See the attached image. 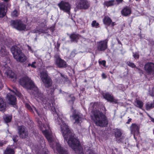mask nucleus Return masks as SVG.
Instances as JSON below:
<instances>
[{
	"label": "nucleus",
	"mask_w": 154,
	"mask_h": 154,
	"mask_svg": "<svg viewBox=\"0 0 154 154\" xmlns=\"http://www.w3.org/2000/svg\"><path fill=\"white\" fill-rule=\"evenodd\" d=\"M20 84L24 88L33 91L34 92L32 94H33L35 97L40 100L45 105L46 109H51L55 117V122L60 125L64 140L69 146L76 152L80 151L81 147L79 142L74 137V134L70 131L67 125L62 120L59 110L54 106L55 103H50L51 101L50 100H47V98L45 97L43 94L38 91L37 87L31 79H20Z\"/></svg>",
	"instance_id": "nucleus-1"
},
{
	"label": "nucleus",
	"mask_w": 154,
	"mask_h": 154,
	"mask_svg": "<svg viewBox=\"0 0 154 154\" xmlns=\"http://www.w3.org/2000/svg\"><path fill=\"white\" fill-rule=\"evenodd\" d=\"M37 122L43 134L49 142L50 147L54 151H55V150H56L60 154H69L67 151L63 149L61 147L60 144L57 143L55 140H54L49 124L47 123L46 125H42L41 122L38 120Z\"/></svg>",
	"instance_id": "nucleus-2"
},
{
	"label": "nucleus",
	"mask_w": 154,
	"mask_h": 154,
	"mask_svg": "<svg viewBox=\"0 0 154 154\" xmlns=\"http://www.w3.org/2000/svg\"><path fill=\"white\" fill-rule=\"evenodd\" d=\"M91 120L98 126L103 127L108 123L106 115L99 110H94L91 116Z\"/></svg>",
	"instance_id": "nucleus-3"
},
{
	"label": "nucleus",
	"mask_w": 154,
	"mask_h": 154,
	"mask_svg": "<svg viewBox=\"0 0 154 154\" xmlns=\"http://www.w3.org/2000/svg\"><path fill=\"white\" fill-rule=\"evenodd\" d=\"M11 51L13 54V57L17 62L23 63L26 61L27 58L22 52L20 49L16 46H12Z\"/></svg>",
	"instance_id": "nucleus-4"
},
{
	"label": "nucleus",
	"mask_w": 154,
	"mask_h": 154,
	"mask_svg": "<svg viewBox=\"0 0 154 154\" xmlns=\"http://www.w3.org/2000/svg\"><path fill=\"white\" fill-rule=\"evenodd\" d=\"M40 77L45 87L49 88L51 86L52 81L48 76L46 71H43L40 73Z\"/></svg>",
	"instance_id": "nucleus-5"
},
{
	"label": "nucleus",
	"mask_w": 154,
	"mask_h": 154,
	"mask_svg": "<svg viewBox=\"0 0 154 154\" xmlns=\"http://www.w3.org/2000/svg\"><path fill=\"white\" fill-rule=\"evenodd\" d=\"M12 26L18 30L22 31L26 29V25L20 20L12 21Z\"/></svg>",
	"instance_id": "nucleus-6"
},
{
	"label": "nucleus",
	"mask_w": 154,
	"mask_h": 154,
	"mask_svg": "<svg viewBox=\"0 0 154 154\" xmlns=\"http://www.w3.org/2000/svg\"><path fill=\"white\" fill-rule=\"evenodd\" d=\"M60 9L69 14L71 6L68 2L62 1L58 4Z\"/></svg>",
	"instance_id": "nucleus-7"
},
{
	"label": "nucleus",
	"mask_w": 154,
	"mask_h": 154,
	"mask_svg": "<svg viewBox=\"0 0 154 154\" xmlns=\"http://www.w3.org/2000/svg\"><path fill=\"white\" fill-rule=\"evenodd\" d=\"M76 7L79 9H86L89 7L88 2L86 0H79L76 2Z\"/></svg>",
	"instance_id": "nucleus-8"
},
{
	"label": "nucleus",
	"mask_w": 154,
	"mask_h": 154,
	"mask_svg": "<svg viewBox=\"0 0 154 154\" xmlns=\"http://www.w3.org/2000/svg\"><path fill=\"white\" fill-rule=\"evenodd\" d=\"M18 133L20 137L25 138L28 137V132L27 129L23 126H18Z\"/></svg>",
	"instance_id": "nucleus-9"
},
{
	"label": "nucleus",
	"mask_w": 154,
	"mask_h": 154,
	"mask_svg": "<svg viewBox=\"0 0 154 154\" xmlns=\"http://www.w3.org/2000/svg\"><path fill=\"white\" fill-rule=\"evenodd\" d=\"M108 40L106 39L97 42V48L98 51H104L107 47Z\"/></svg>",
	"instance_id": "nucleus-10"
},
{
	"label": "nucleus",
	"mask_w": 154,
	"mask_h": 154,
	"mask_svg": "<svg viewBox=\"0 0 154 154\" xmlns=\"http://www.w3.org/2000/svg\"><path fill=\"white\" fill-rule=\"evenodd\" d=\"M56 64L59 68H65L67 66V64L66 61L62 59L58 55L54 56Z\"/></svg>",
	"instance_id": "nucleus-11"
},
{
	"label": "nucleus",
	"mask_w": 154,
	"mask_h": 154,
	"mask_svg": "<svg viewBox=\"0 0 154 154\" xmlns=\"http://www.w3.org/2000/svg\"><path fill=\"white\" fill-rule=\"evenodd\" d=\"M145 70L149 74L154 75V63H148L145 64Z\"/></svg>",
	"instance_id": "nucleus-12"
},
{
	"label": "nucleus",
	"mask_w": 154,
	"mask_h": 154,
	"mask_svg": "<svg viewBox=\"0 0 154 154\" xmlns=\"http://www.w3.org/2000/svg\"><path fill=\"white\" fill-rule=\"evenodd\" d=\"M73 120L75 121L74 123L78 124L80 121H82L83 119L82 116L80 113H74L72 116Z\"/></svg>",
	"instance_id": "nucleus-13"
},
{
	"label": "nucleus",
	"mask_w": 154,
	"mask_h": 154,
	"mask_svg": "<svg viewBox=\"0 0 154 154\" xmlns=\"http://www.w3.org/2000/svg\"><path fill=\"white\" fill-rule=\"evenodd\" d=\"M5 74L8 78L14 79L13 81H15L17 79L16 75L14 73L12 72L10 68H6Z\"/></svg>",
	"instance_id": "nucleus-14"
},
{
	"label": "nucleus",
	"mask_w": 154,
	"mask_h": 154,
	"mask_svg": "<svg viewBox=\"0 0 154 154\" xmlns=\"http://www.w3.org/2000/svg\"><path fill=\"white\" fill-rule=\"evenodd\" d=\"M7 11V8L4 3H0V17L5 16Z\"/></svg>",
	"instance_id": "nucleus-15"
},
{
	"label": "nucleus",
	"mask_w": 154,
	"mask_h": 154,
	"mask_svg": "<svg viewBox=\"0 0 154 154\" xmlns=\"http://www.w3.org/2000/svg\"><path fill=\"white\" fill-rule=\"evenodd\" d=\"M114 133L116 140L118 142H120L122 140L121 136L122 134L121 130L118 128L114 129Z\"/></svg>",
	"instance_id": "nucleus-16"
},
{
	"label": "nucleus",
	"mask_w": 154,
	"mask_h": 154,
	"mask_svg": "<svg viewBox=\"0 0 154 154\" xmlns=\"http://www.w3.org/2000/svg\"><path fill=\"white\" fill-rule=\"evenodd\" d=\"M103 21L104 23L108 26H113L115 24V23L112 22L111 19L107 16H105Z\"/></svg>",
	"instance_id": "nucleus-17"
},
{
	"label": "nucleus",
	"mask_w": 154,
	"mask_h": 154,
	"mask_svg": "<svg viewBox=\"0 0 154 154\" xmlns=\"http://www.w3.org/2000/svg\"><path fill=\"white\" fill-rule=\"evenodd\" d=\"M7 98L9 101V103L12 105L15 104L16 100L15 97L10 94H8L7 95Z\"/></svg>",
	"instance_id": "nucleus-18"
},
{
	"label": "nucleus",
	"mask_w": 154,
	"mask_h": 154,
	"mask_svg": "<svg viewBox=\"0 0 154 154\" xmlns=\"http://www.w3.org/2000/svg\"><path fill=\"white\" fill-rule=\"evenodd\" d=\"M131 132L134 135L137 134L139 132V127L137 125L135 124H133L130 127Z\"/></svg>",
	"instance_id": "nucleus-19"
},
{
	"label": "nucleus",
	"mask_w": 154,
	"mask_h": 154,
	"mask_svg": "<svg viewBox=\"0 0 154 154\" xmlns=\"http://www.w3.org/2000/svg\"><path fill=\"white\" fill-rule=\"evenodd\" d=\"M103 97L108 101L111 102H116V101L113 96L110 94L109 93H103Z\"/></svg>",
	"instance_id": "nucleus-20"
},
{
	"label": "nucleus",
	"mask_w": 154,
	"mask_h": 154,
	"mask_svg": "<svg viewBox=\"0 0 154 154\" xmlns=\"http://www.w3.org/2000/svg\"><path fill=\"white\" fill-rule=\"evenodd\" d=\"M80 36L79 34L74 33L69 35L71 41L75 42H77L78 40L79 39Z\"/></svg>",
	"instance_id": "nucleus-21"
},
{
	"label": "nucleus",
	"mask_w": 154,
	"mask_h": 154,
	"mask_svg": "<svg viewBox=\"0 0 154 154\" xmlns=\"http://www.w3.org/2000/svg\"><path fill=\"white\" fill-rule=\"evenodd\" d=\"M131 10L129 8L126 7L122 10L121 13L123 16H128L131 14Z\"/></svg>",
	"instance_id": "nucleus-22"
},
{
	"label": "nucleus",
	"mask_w": 154,
	"mask_h": 154,
	"mask_svg": "<svg viewBox=\"0 0 154 154\" xmlns=\"http://www.w3.org/2000/svg\"><path fill=\"white\" fill-rule=\"evenodd\" d=\"M6 104L3 99L0 97V111L4 112L6 110Z\"/></svg>",
	"instance_id": "nucleus-23"
},
{
	"label": "nucleus",
	"mask_w": 154,
	"mask_h": 154,
	"mask_svg": "<svg viewBox=\"0 0 154 154\" xmlns=\"http://www.w3.org/2000/svg\"><path fill=\"white\" fill-rule=\"evenodd\" d=\"M8 54V52L4 47H2L0 51V55L2 57H5Z\"/></svg>",
	"instance_id": "nucleus-24"
},
{
	"label": "nucleus",
	"mask_w": 154,
	"mask_h": 154,
	"mask_svg": "<svg viewBox=\"0 0 154 154\" xmlns=\"http://www.w3.org/2000/svg\"><path fill=\"white\" fill-rule=\"evenodd\" d=\"M50 88L49 89H47V93L49 94H51L52 95L53 94L54 92V90L56 88V86L54 85H52L50 87Z\"/></svg>",
	"instance_id": "nucleus-25"
},
{
	"label": "nucleus",
	"mask_w": 154,
	"mask_h": 154,
	"mask_svg": "<svg viewBox=\"0 0 154 154\" xmlns=\"http://www.w3.org/2000/svg\"><path fill=\"white\" fill-rule=\"evenodd\" d=\"M143 105V103L141 100L136 99L135 101V106L140 108H141Z\"/></svg>",
	"instance_id": "nucleus-26"
},
{
	"label": "nucleus",
	"mask_w": 154,
	"mask_h": 154,
	"mask_svg": "<svg viewBox=\"0 0 154 154\" xmlns=\"http://www.w3.org/2000/svg\"><path fill=\"white\" fill-rule=\"evenodd\" d=\"M115 3V1L114 0H111L105 2L104 4L107 7H108L113 5Z\"/></svg>",
	"instance_id": "nucleus-27"
},
{
	"label": "nucleus",
	"mask_w": 154,
	"mask_h": 154,
	"mask_svg": "<svg viewBox=\"0 0 154 154\" xmlns=\"http://www.w3.org/2000/svg\"><path fill=\"white\" fill-rule=\"evenodd\" d=\"M154 107V102L151 103L148 102L146 104V109L149 110Z\"/></svg>",
	"instance_id": "nucleus-28"
},
{
	"label": "nucleus",
	"mask_w": 154,
	"mask_h": 154,
	"mask_svg": "<svg viewBox=\"0 0 154 154\" xmlns=\"http://www.w3.org/2000/svg\"><path fill=\"white\" fill-rule=\"evenodd\" d=\"M20 11L19 9H15L11 13V15L13 17H16L19 14Z\"/></svg>",
	"instance_id": "nucleus-29"
},
{
	"label": "nucleus",
	"mask_w": 154,
	"mask_h": 154,
	"mask_svg": "<svg viewBox=\"0 0 154 154\" xmlns=\"http://www.w3.org/2000/svg\"><path fill=\"white\" fill-rule=\"evenodd\" d=\"M14 152L13 149L9 148H7L4 152L5 154H14Z\"/></svg>",
	"instance_id": "nucleus-30"
},
{
	"label": "nucleus",
	"mask_w": 154,
	"mask_h": 154,
	"mask_svg": "<svg viewBox=\"0 0 154 154\" xmlns=\"http://www.w3.org/2000/svg\"><path fill=\"white\" fill-rule=\"evenodd\" d=\"M6 123L10 122L11 119V116L8 115H5L3 117Z\"/></svg>",
	"instance_id": "nucleus-31"
},
{
	"label": "nucleus",
	"mask_w": 154,
	"mask_h": 154,
	"mask_svg": "<svg viewBox=\"0 0 154 154\" xmlns=\"http://www.w3.org/2000/svg\"><path fill=\"white\" fill-rule=\"evenodd\" d=\"M69 103H70L71 105H72L75 99V97L72 95H70L69 96Z\"/></svg>",
	"instance_id": "nucleus-32"
},
{
	"label": "nucleus",
	"mask_w": 154,
	"mask_h": 154,
	"mask_svg": "<svg viewBox=\"0 0 154 154\" xmlns=\"http://www.w3.org/2000/svg\"><path fill=\"white\" fill-rule=\"evenodd\" d=\"M91 26L93 27L97 28L99 27V24L96 20L93 21L91 23Z\"/></svg>",
	"instance_id": "nucleus-33"
},
{
	"label": "nucleus",
	"mask_w": 154,
	"mask_h": 154,
	"mask_svg": "<svg viewBox=\"0 0 154 154\" xmlns=\"http://www.w3.org/2000/svg\"><path fill=\"white\" fill-rule=\"evenodd\" d=\"M36 63V62H33L32 63V64H31L30 63H28L27 66L29 67L30 66L34 68H35L36 67L35 65Z\"/></svg>",
	"instance_id": "nucleus-34"
},
{
	"label": "nucleus",
	"mask_w": 154,
	"mask_h": 154,
	"mask_svg": "<svg viewBox=\"0 0 154 154\" xmlns=\"http://www.w3.org/2000/svg\"><path fill=\"white\" fill-rule=\"evenodd\" d=\"M127 64L128 65V66L132 68H134L136 66L133 63L129 61L127 62Z\"/></svg>",
	"instance_id": "nucleus-35"
},
{
	"label": "nucleus",
	"mask_w": 154,
	"mask_h": 154,
	"mask_svg": "<svg viewBox=\"0 0 154 154\" xmlns=\"http://www.w3.org/2000/svg\"><path fill=\"white\" fill-rule=\"evenodd\" d=\"M18 137L17 135H15L13 136L12 139L14 141L16 142L18 140Z\"/></svg>",
	"instance_id": "nucleus-36"
},
{
	"label": "nucleus",
	"mask_w": 154,
	"mask_h": 154,
	"mask_svg": "<svg viewBox=\"0 0 154 154\" xmlns=\"http://www.w3.org/2000/svg\"><path fill=\"white\" fill-rule=\"evenodd\" d=\"M133 56L136 59H138L139 57V55L138 53H133Z\"/></svg>",
	"instance_id": "nucleus-37"
},
{
	"label": "nucleus",
	"mask_w": 154,
	"mask_h": 154,
	"mask_svg": "<svg viewBox=\"0 0 154 154\" xmlns=\"http://www.w3.org/2000/svg\"><path fill=\"white\" fill-rule=\"evenodd\" d=\"M34 110H35V111H36L37 113L38 114V115L39 116L41 117V116L43 114V113L42 112L41 113H40L35 107L34 108Z\"/></svg>",
	"instance_id": "nucleus-38"
},
{
	"label": "nucleus",
	"mask_w": 154,
	"mask_h": 154,
	"mask_svg": "<svg viewBox=\"0 0 154 154\" xmlns=\"http://www.w3.org/2000/svg\"><path fill=\"white\" fill-rule=\"evenodd\" d=\"M76 53H75V52L74 51H72L70 55V58H73L74 57Z\"/></svg>",
	"instance_id": "nucleus-39"
},
{
	"label": "nucleus",
	"mask_w": 154,
	"mask_h": 154,
	"mask_svg": "<svg viewBox=\"0 0 154 154\" xmlns=\"http://www.w3.org/2000/svg\"><path fill=\"white\" fill-rule=\"evenodd\" d=\"M149 94L152 97H154V88H152V90L149 91Z\"/></svg>",
	"instance_id": "nucleus-40"
},
{
	"label": "nucleus",
	"mask_w": 154,
	"mask_h": 154,
	"mask_svg": "<svg viewBox=\"0 0 154 154\" xmlns=\"http://www.w3.org/2000/svg\"><path fill=\"white\" fill-rule=\"evenodd\" d=\"M99 63L102 64L103 66H105L106 65V61L105 60H102V61H99Z\"/></svg>",
	"instance_id": "nucleus-41"
},
{
	"label": "nucleus",
	"mask_w": 154,
	"mask_h": 154,
	"mask_svg": "<svg viewBox=\"0 0 154 154\" xmlns=\"http://www.w3.org/2000/svg\"><path fill=\"white\" fill-rule=\"evenodd\" d=\"M40 31H39V30H36V29H34L33 30V32L34 33H38L39 34H40Z\"/></svg>",
	"instance_id": "nucleus-42"
},
{
	"label": "nucleus",
	"mask_w": 154,
	"mask_h": 154,
	"mask_svg": "<svg viewBox=\"0 0 154 154\" xmlns=\"http://www.w3.org/2000/svg\"><path fill=\"white\" fill-rule=\"evenodd\" d=\"M3 87V85L2 84V81L0 79V90L2 89Z\"/></svg>",
	"instance_id": "nucleus-43"
},
{
	"label": "nucleus",
	"mask_w": 154,
	"mask_h": 154,
	"mask_svg": "<svg viewBox=\"0 0 154 154\" xmlns=\"http://www.w3.org/2000/svg\"><path fill=\"white\" fill-rule=\"evenodd\" d=\"M49 29L52 32H53L54 30V27L53 26L51 27Z\"/></svg>",
	"instance_id": "nucleus-44"
},
{
	"label": "nucleus",
	"mask_w": 154,
	"mask_h": 154,
	"mask_svg": "<svg viewBox=\"0 0 154 154\" xmlns=\"http://www.w3.org/2000/svg\"><path fill=\"white\" fill-rule=\"evenodd\" d=\"M39 31H40V34L41 33H44L46 32L45 31V30L43 29H39Z\"/></svg>",
	"instance_id": "nucleus-45"
},
{
	"label": "nucleus",
	"mask_w": 154,
	"mask_h": 154,
	"mask_svg": "<svg viewBox=\"0 0 154 154\" xmlns=\"http://www.w3.org/2000/svg\"><path fill=\"white\" fill-rule=\"evenodd\" d=\"M102 78H103V79H105L106 78V75L104 73H103L102 74Z\"/></svg>",
	"instance_id": "nucleus-46"
},
{
	"label": "nucleus",
	"mask_w": 154,
	"mask_h": 154,
	"mask_svg": "<svg viewBox=\"0 0 154 154\" xmlns=\"http://www.w3.org/2000/svg\"><path fill=\"white\" fill-rule=\"evenodd\" d=\"M14 89H15V91H12V92L14 93V94H16V92H17V89H16V88L14 87L13 88Z\"/></svg>",
	"instance_id": "nucleus-47"
},
{
	"label": "nucleus",
	"mask_w": 154,
	"mask_h": 154,
	"mask_svg": "<svg viewBox=\"0 0 154 154\" xmlns=\"http://www.w3.org/2000/svg\"><path fill=\"white\" fill-rule=\"evenodd\" d=\"M26 106L29 109H30L31 108V107L28 104H26Z\"/></svg>",
	"instance_id": "nucleus-48"
},
{
	"label": "nucleus",
	"mask_w": 154,
	"mask_h": 154,
	"mask_svg": "<svg viewBox=\"0 0 154 154\" xmlns=\"http://www.w3.org/2000/svg\"><path fill=\"white\" fill-rule=\"evenodd\" d=\"M116 39H117V41L118 43L119 44H120L121 45V46H122V44L121 42L119 40V39L117 38H116Z\"/></svg>",
	"instance_id": "nucleus-49"
},
{
	"label": "nucleus",
	"mask_w": 154,
	"mask_h": 154,
	"mask_svg": "<svg viewBox=\"0 0 154 154\" xmlns=\"http://www.w3.org/2000/svg\"><path fill=\"white\" fill-rule=\"evenodd\" d=\"M131 119H129L128 120V121L126 122V123L127 124H128L130 122H131Z\"/></svg>",
	"instance_id": "nucleus-50"
},
{
	"label": "nucleus",
	"mask_w": 154,
	"mask_h": 154,
	"mask_svg": "<svg viewBox=\"0 0 154 154\" xmlns=\"http://www.w3.org/2000/svg\"><path fill=\"white\" fill-rule=\"evenodd\" d=\"M123 0H116L117 2L118 3H121L123 1Z\"/></svg>",
	"instance_id": "nucleus-51"
},
{
	"label": "nucleus",
	"mask_w": 154,
	"mask_h": 154,
	"mask_svg": "<svg viewBox=\"0 0 154 154\" xmlns=\"http://www.w3.org/2000/svg\"><path fill=\"white\" fill-rule=\"evenodd\" d=\"M2 1H4L5 2L7 3L10 0H2Z\"/></svg>",
	"instance_id": "nucleus-52"
},
{
	"label": "nucleus",
	"mask_w": 154,
	"mask_h": 154,
	"mask_svg": "<svg viewBox=\"0 0 154 154\" xmlns=\"http://www.w3.org/2000/svg\"><path fill=\"white\" fill-rule=\"evenodd\" d=\"M28 50L30 51H32V49L29 46V45H28Z\"/></svg>",
	"instance_id": "nucleus-53"
},
{
	"label": "nucleus",
	"mask_w": 154,
	"mask_h": 154,
	"mask_svg": "<svg viewBox=\"0 0 154 154\" xmlns=\"http://www.w3.org/2000/svg\"><path fill=\"white\" fill-rule=\"evenodd\" d=\"M48 28L47 29H46L44 30L46 32L45 33H48Z\"/></svg>",
	"instance_id": "nucleus-54"
},
{
	"label": "nucleus",
	"mask_w": 154,
	"mask_h": 154,
	"mask_svg": "<svg viewBox=\"0 0 154 154\" xmlns=\"http://www.w3.org/2000/svg\"><path fill=\"white\" fill-rule=\"evenodd\" d=\"M151 118V121H152V122L154 123V118Z\"/></svg>",
	"instance_id": "nucleus-55"
},
{
	"label": "nucleus",
	"mask_w": 154,
	"mask_h": 154,
	"mask_svg": "<svg viewBox=\"0 0 154 154\" xmlns=\"http://www.w3.org/2000/svg\"><path fill=\"white\" fill-rule=\"evenodd\" d=\"M146 113L147 114V115L150 118V119L151 120V118H152L149 115V114L147 113H146Z\"/></svg>",
	"instance_id": "nucleus-56"
},
{
	"label": "nucleus",
	"mask_w": 154,
	"mask_h": 154,
	"mask_svg": "<svg viewBox=\"0 0 154 154\" xmlns=\"http://www.w3.org/2000/svg\"><path fill=\"white\" fill-rule=\"evenodd\" d=\"M3 145V143L2 142H0V146H2Z\"/></svg>",
	"instance_id": "nucleus-57"
},
{
	"label": "nucleus",
	"mask_w": 154,
	"mask_h": 154,
	"mask_svg": "<svg viewBox=\"0 0 154 154\" xmlns=\"http://www.w3.org/2000/svg\"><path fill=\"white\" fill-rule=\"evenodd\" d=\"M139 114L142 116L143 117V113H141V112H139Z\"/></svg>",
	"instance_id": "nucleus-58"
},
{
	"label": "nucleus",
	"mask_w": 154,
	"mask_h": 154,
	"mask_svg": "<svg viewBox=\"0 0 154 154\" xmlns=\"http://www.w3.org/2000/svg\"><path fill=\"white\" fill-rule=\"evenodd\" d=\"M60 76H61L63 77V75L62 74H61V73H60Z\"/></svg>",
	"instance_id": "nucleus-59"
},
{
	"label": "nucleus",
	"mask_w": 154,
	"mask_h": 154,
	"mask_svg": "<svg viewBox=\"0 0 154 154\" xmlns=\"http://www.w3.org/2000/svg\"><path fill=\"white\" fill-rule=\"evenodd\" d=\"M59 91H60V93H61L62 91H61V89H60V90H59Z\"/></svg>",
	"instance_id": "nucleus-60"
},
{
	"label": "nucleus",
	"mask_w": 154,
	"mask_h": 154,
	"mask_svg": "<svg viewBox=\"0 0 154 154\" xmlns=\"http://www.w3.org/2000/svg\"><path fill=\"white\" fill-rule=\"evenodd\" d=\"M8 89H9L10 91H12L9 88H8Z\"/></svg>",
	"instance_id": "nucleus-61"
},
{
	"label": "nucleus",
	"mask_w": 154,
	"mask_h": 154,
	"mask_svg": "<svg viewBox=\"0 0 154 154\" xmlns=\"http://www.w3.org/2000/svg\"><path fill=\"white\" fill-rule=\"evenodd\" d=\"M42 142H43L44 144H45V142L44 141H42ZM44 144V145H45V144Z\"/></svg>",
	"instance_id": "nucleus-62"
},
{
	"label": "nucleus",
	"mask_w": 154,
	"mask_h": 154,
	"mask_svg": "<svg viewBox=\"0 0 154 154\" xmlns=\"http://www.w3.org/2000/svg\"><path fill=\"white\" fill-rule=\"evenodd\" d=\"M135 0L137 1H140V0Z\"/></svg>",
	"instance_id": "nucleus-63"
},
{
	"label": "nucleus",
	"mask_w": 154,
	"mask_h": 154,
	"mask_svg": "<svg viewBox=\"0 0 154 154\" xmlns=\"http://www.w3.org/2000/svg\"><path fill=\"white\" fill-rule=\"evenodd\" d=\"M72 109H73V107H72Z\"/></svg>",
	"instance_id": "nucleus-64"
}]
</instances>
